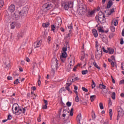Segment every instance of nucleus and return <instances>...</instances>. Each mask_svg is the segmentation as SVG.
I'll list each match as a JSON object with an SVG mask.
<instances>
[{
  "label": "nucleus",
  "mask_w": 124,
  "mask_h": 124,
  "mask_svg": "<svg viewBox=\"0 0 124 124\" xmlns=\"http://www.w3.org/2000/svg\"><path fill=\"white\" fill-rule=\"evenodd\" d=\"M87 10L88 8L86 5H81L78 9V14L80 16H84V15L87 13Z\"/></svg>",
  "instance_id": "nucleus-1"
},
{
  "label": "nucleus",
  "mask_w": 124,
  "mask_h": 124,
  "mask_svg": "<svg viewBox=\"0 0 124 124\" xmlns=\"http://www.w3.org/2000/svg\"><path fill=\"white\" fill-rule=\"evenodd\" d=\"M96 47L97 48V52L95 54V58L97 60H99L101 58V55L102 54V49L101 46L98 45V42H96Z\"/></svg>",
  "instance_id": "nucleus-2"
},
{
  "label": "nucleus",
  "mask_w": 124,
  "mask_h": 124,
  "mask_svg": "<svg viewBox=\"0 0 124 124\" xmlns=\"http://www.w3.org/2000/svg\"><path fill=\"white\" fill-rule=\"evenodd\" d=\"M53 7V5L51 3H46L44 4L42 7V10L43 12H47L48 10H50Z\"/></svg>",
  "instance_id": "nucleus-3"
},
{
  "label": "nucleus",
  "mask_w": 124,
  "mask_h": 124,
  "mask_svg": "<svg viewBox=\"0 0 124 124\" xmlns=\"http://www.w3.org/2000/svg\"><path fill=\"white\" fill-rule=\"evenodd\" d=\"M58 60L56 58H53L51 61V68L53 70L58 69Z\"/></svg>",
  "instance_id": "nucleus-4"
},
{
  "label": "nucleus",
  "mask_w": 124,
  "mask_h": 124,
  "mask_svg": "<svg viewBox=\"0 0 124 124\" xmlns=\"http://www.w3.org/2000/svg\"><path fill=\"white\" fill-rule=\"evenodd\" d=\"M25 112L26 108H19L17 111H14V110H13V114H15L16 116H19V115H20L22 113V114H25Z\"/></svg>",
  "instance_id": "nucleus-5"
},
{
  "label": "nucleus",
  "mask_w": 124,
  "mask_h": 124,
  "mask_svg": "<svg viewBox=\"0 0 124 124\" xmlns=\"http://www.w3.org/2000/svg\"><path fill=\"white\" fill-rule=\"evenodd\" d=\"M17 12L20 17H23L27 15V14L28 13V10H27L26 8H23L21 11L20 12L17 11Z\"/></svg>",
  "instance_id": "nucleus-6"
},
{
  "label": "nucleus",
  "mask_w": 124,
  "mask_h": 124,
  "mask_svg": "<svg viewBox=\"0 0 124 124\" xmlns=\"http://www.w3.org/2000/svg\"><path fill=\"white\" fill-rule=\"evenodd\" d=\"M117 112L118 113V117L120 118L123 117L124 116V109L122 108L121 107H117Z\"/></svg>",
  "instance_id": "nucleus-7"
},
{
  "label": "nucleus",
  "mask_w": 124,
  "mask_h": 124,
  "mask_svg": "<svg viewBox=\"0 0 124 124\" xmlns=\"http://www.w3.org/2000/svg\"><path fill=\"white\" fill-rule=\"evenodd\" d=\"M8 11L11 12V13L15 11V5L14 4H11L8 9Z\"/></svg>",
  "instance_id": "nucleus-8"
},
{
  "label": "nucleus",
  "mask_w": 124,
  "mask_h": 124,
  "mask_svg": "<svg viewBox=\"0 0 124 124\" xmlns=\"http://www.w3.org/2000/svg\"><path fill=\"white\" fill-rule=\"evenodd\" d=\"M42 43V40H40L38 42H36L34 43V46L35 48H38L41 46Z\"/></svg>",
  "instance_id": "nucleus-9"
},
{
  "label": "nucleus",
  "mask_w": 124,
  "mask_h": 124,
  "mask_svg": "<svg viewBox=\"0 0 124 124\" xmlns=\"http://www.w3.org/2000/svg\"><path fill=\"white\" fill-rule=\"evenodd\" d=\"M100 37H101L103 42L106 43L107 42V41H108V40L107 39V37L106 36V35H104L103 34H100Z\"/></svg>",
  "instance_id": "nucleus-10"
},
{
  "label": "nucleus",
  "mask_w": 124,
  "mask_h": 124,
  "mask_svg": "<svg viewBox=\"0 0 124 124\" xmlns=\"http://www.w3.org/2000/svg\"><path fill=\"white\" fill-rule=\"evenodd\" d=\"M54 25L56 28H57L58 31L60 27L62 25V20L56 21Z\"/></svg>",
  "instance_id": "nucleus-11"
},
{
  "label": "nucleus",
  "mask_w": 124,
  "mask_h": 124,
  "mask_svg": "<svg viewBox=\"0 0 124 124\" xmlns=\"http://www.w3.org/2000/svg\"><path fill=\"white\" fill-rule=\"evenodd\" d=\"M98 19L101 24H105V23H106V18H105V16L100 17Z\"/></svg>",
  "instance_id": "nucleus-12"
},
{
  "label": "nucleus",
  "mask_w": 124,
  "mask_h": 124,
  "mask_svg": "<svg viewBox=\"0 0 124 124\" xmlns=\"http://www.w3.org/2000/svg\"><path fill=\"white\" fill-rule=\"evenodd\" d=\"M18 11L16 12L14 15H13V17H14V19H15V20H19V19H20V16L18 15Z\"/></svg>",
  "instance_id": "nucleus-13"
},
{
  "label": "nucleus",
  "mask_w": 124,
  "mask_h": 124,
  "mask_svg": "<svg viewBox=\"0 0 124 124\" xmlns=\"http://www.w3.org/2000/svg\"><path fill=\"white\" fill-rule=\"evenodd\" d=\"M112 5H113V1H112L111 0H110L108 2L107 4V7H106V8L109 9V8H111V6H112Z\"/></svg>",
  "instance_id": "nucleus-14"
},
{
  "label": "nucleus",
  "mask_w": 124,
  "mask_h": 124,
  "mask_svg": "<svg viewBox=\"0 0 124 124\" xmlns=\"http://www.w3.org/2000/svg\"><path fill=\"white\" fill-rule=\"evenodd\" d=\"M93 14H94V11H92L91 12V11L88 10V14L86 15V16L87 17H92Z\"/></svg>",
  "instance_id": "nucleus-15"
},
{
  "label": "nucleus",
  "mask_w": 124,
  "mask_h": 124,
  "mask_svg": "<svg viewBox=\"0 0 124 124\" xmlns=\"http://www.w3.org/2000/svg\"><path fill=\"white\" fill-rule=\"evenodd\" d=\"M92 33H93V36H94L95 38L98 36V33H97V31H96L95 29H94L92 30Z\"/></svg>",
  "instance_id": "nucleus-16"
},
{
  "label": "nucleus",
  "mask_w": 124,
  "mask_h": 124,
  "mask_svg": "<svg viewBox=\"0 0 124 124\" xmlns=\"http://www.w3.org/2000/svg\"><path fill=\"white\" fill-rule=\"evenodd\" d=\"M103 17H105V15L103 14L102 11H100L98 15V18H102Z\"/></svg>",
  "instance_id": "nucleus-17"
},
{
  "label": "nucleus",
  "mask_w": 124,
  "mask_h": 124,
  "mask_svg": "<svg viewBox=\"0 0 124 124\" xmlns=\"http://www.w3.org/2000/svg\"><path fill=\"white\" fill-rule=\"evenodd\" d=\"M82 120V114L79 113L77 117V121L80 124V121Z\"/></svg>",
  "instance_id": "nucleus-18"
},
{
  "label": "nucleus",
  "mask_w": 124,
  "mask_h": 124,
  "mask_svg": "<svg viewBox=\"0 0 124 124\" xmlns=\"http://www.w3.org/2000/svg\"><path fill=\"white\" fill-rule=\"evenodd\" d=\"M72 84L71 83L69 82L66 83V86L65 87V89L67 90V91H68V92H70V89L69 88V87H70V85Z\"/></svg>",
  "instance_id": "nucleus-19"
},
{
  "label": "nucleus",
  "mask_w": 124,
  "mask_h": 124,
  "mask_svg": "<svg viewBox=\"0 0 124 124\" xmlns=\"http://www.w3.org/2000/svg\"><path fill=\"white\" fill-rule=\"evenodd\" d=\"M13 108H15V112H17L18 111V105L17 104L15 103L13 105L12 110H13Z\"/></svg>",
  "instance_id": "nucleus-20"
},
{
  "label": "nucleus",
  "mask_w": 124,
  "mask_h": 124,
  "mask_svg": "<svg viewBox=\"0 0 124 124\" xmlns=\"http://www.w3.org/2000/svg\"><path fill=\"white\" fill-rule=\"evenodd\" d=\"M108 51L109 54H110V55H113V54H114V48L108 47Z\"/></svg>",
  "instance_id": "nucleus-21"
},
{
  "label": "nucleus",
  "mask_w": 124,
  "mask_h": 124,
  "mask_svg": "<svg viewBox=\"0 0 124 124\" xmlns=\"http://www.w3.org/2000/svg\"><path fill=\"white\" fill-rule=\"evenodd\" d=\"M4 64L6 65V67H9L10 66V61L8 60H6L4 62Z\"/></svg>",
  "instance_id": "nucleus-22"
},
{
  "label": "nucleus",
  "mask_w": 124,
  "mask_h": 124,
  "mask_svg": "<svg viewBox=\"0 0 124 124\" xmlns=\"http://www.w3.org/2000/svg\"><path fill=\"white\" fill-rule=\"evenodd\" d=\"M64 46L67 49H68L69 51L70 50V46H69V43H68V42H65Z\"/></svg>",
  "instance_id": "nucleus-23"
},
{
  "label": "nucleus",
  "mask_w": 124,
  "mask_h": 124,
  "mask_svg": "<svg viewBox=\"0 0 124 124\" xmlns=\"http://www.w3.org/2000/svg\"><path fill=\"white\" fill-rule=\"evenodd\" d=\"M49 26H50V23L49 22H47L46 23H43L42 24L43 28H48Z\"/></svg>",
  "instance_id": "nucleus-24"
},
{
  "label": "nucleus",
  "mask_w": 124,
  "mask_h": 124,
  "mask_svg": "<svg viewBox=\"0 0 124 124\" xmlns=\"http://www.w3.org/2000/svg\"><path fill=\"white\" fill-rule=\"evenodd\" d=\"M15 27H16V22H13L11 24V29H12V30H13L14 29H15Z\"/></svg>",
  "instance_id": "nucleus-25"
},
{
  "label": "nucleus",
  "mask_w": 124,
  "mask_h": 124,
  "mask_svg": "<svg viewBox=\"0 0 124 124\" xmlns=\"http://www.w3.org/2000/svg\"><path fill=\"white\" fill-rule=\"evenodd\" d=\"M114 12H115V8H112L111 10H110V13H108L107 14L108 16H109V15H111V14H112V13H114Z\"/></svg>",
  "instance_id": "nucleus-26"
},
{
  "label": "nucleus",
  "mask_w": 124,
  "mask_h": 124,
  "mask_svg": "<svg viewBox=\"0 0 124 124\" xmlns=\"http://www.w3.org/2000/svg\"><path fill=\"white\" fill-rule=\"evenodd\" d=\"M109 114L110 117V120H112V116H113V112L112 111V109H109Z\"/></svg>",
  "instance_id": "nucleus-27"
},
{
  "label": "nucleus",
  "mask_w": 124,
  "mask_h": 124,
  "mask_svg": "<svg viewBox=\"0 0 124 124\" xmlns=\"http://www.w3.org/2000/svg\"><path fill=\"white\" fill-rule=\"evenodd\" d=\"M102 84H99V89H106V86L103 85V83H102Z\"/></svg>",
  "instance_id": "nucleus-28"
},
{
  "label": "nucleus",
  "mask_w": 124,
  "mask_h": 124,
  "mask_svg": "<svg viewBox=\"0 0 124 124\" xmlns=\"http://www.w3.org/2000/svg\"><path fill=\"white\" fill-rule=\"evenodd\" d=\"M93 65H94V66L95 67H96V68H97V69L100 70V67H99V65H97V64L96 63V62H93Z\"/></svg>",
  "instance_id": "nucleus-29"
},
{
  "label": "nucleus",
  "mask_w": 124,
  "mask_h": 124,
  "mask_svg": "<svg viewBox=\"0 0 124 124\" xmlns=\"http://www.w3.org/2000/svg\"><path fill=\"white\" fill-rule=\"evenodd\" d=\"M95 97H96V96L95 95H92L90 96V99L92 102H93L94 100Z\"/></svg>",
  "instance_id": "nucleus-30"
},
{
  "label": "nucleus",
  "mask_w": 124,
  "mask_h": 124,
  "mask_svg": "<svg viewBox=\"0 0 124 124\" xmlns=\"http://www.w3.org/2000/svg\"><path fill=\"white\" fill-rule=\"evenodd\" d=\"M68 5L70 8H72L73 7V1H70L68 2Z\"/></svg>",
  "instance_id": "nucleus-31"
},
{
  "label": "nucleus",
  "mask_w": 124,
  "mask_h": 124,
  "mask_svg": "<svg viewBox=\"0 0 124 124\" xmlns=\"http://www.w3.org/2000/svg\"><path fill=\"white\" fill-rule=\"evenodd\" d=\"M60 57H62V58H66V57H67V53H66V52H62Z\"/></svg>",
  "instance_id": "nucleus-32"
},
{
  "label": "nucleus",
  "mask_w": 124,
  "mask_h": 124,
  "mask_svg": "<svg viewBox=\"0 0 124 124\" xmlns=\"http://www.w3.org/2000/svg\"><path fill=\"white\" fill-rule=\"evenodd\" d=\"M97 30H98V31H99V32H104V30H103L102 29L101 27H98L97 28Z\"/></svg>",
  "instance_id": "nucleus-33"
},
{
  "label": "nucleus",
  "mask_w": 124,
  "mask_h": 124,
  "mask_svg": "<svg viewBox=\"0 0 124 124\" xmlns=\"http://www.w3.org/2000/svg\"><path fill=\"white\" fill-rule=\"evenodd\" d=\"M4 5V2L3 0H0V8H1V7H3V6Z\"/></svg>",
  "instance_id": "nucleus-34"
},
{
  "label": "nucleus",
  "mask_w": 124,
  "mask_h": 124,
  "mask_svg": "<svg viewBox=\"0 0 124 124\" xmlns=\"http://www.w3.org/2000/svg\"><path fill=\"white\" fill-rule=\"evenodd\" d=\"M66 57H62V56H60V60L62 62H65Z\"/></svg>",
  "instance_id": "nucleus-35"
},
{
  "label": "nucleus",
  "mask_w": 124,
  "mask_h": 124,
  "mask_svg": "<svg viewBox=\"0 0 124 124\" xmlns=\"http://www.w3.org/2000/svg\"><path fill=\"white\" fill-rule=\"evenodd\" d=\"M111 98H112V99H113V100L116 99V93H115V92H113V93H112Z\"/></svg>",
  "instance_id": "nucleus-36"
},
{
  "label": "nucleus",
  "mask_w": 124,
  "mask_h": 124,
  "mask_svg": "<svg viewBox=\"0 0 124 124\" xmlns=\"http://www.w3.org/2000/svg\"><path fill=\"white\" fill-rule=\"evenodd\" d=\"M110 31H112L113 32H114V31H116V28H115V27L113 25H111L110 26Z\"/></svg>",
  "instance_id": "nucleus-37"
},
{
  "label": "nucleus",
  "mask_w": 124,
  "mask_h": 124,
  "mask_svg": "<svg viewBox=\"0 0 124 124\" xmlns=\"http://www.w3.org/2000/svg\"><path fill=\"white\" fill-rule=\"evenodd\" d=\"M55 30H57V27H56V26H55V24H53L51 26V31H55Z\"/></svg>",
  "instance_id": "nucleus-38"
},
{
  "label": "nucleus",
  "mask_w": 124,
  "mask_h": 124,
  "mask_svg": "<svg viewBox=\"0 0 124 124\" xmlns=\"http://www.w3.org/2000/svg\"><path fill=\"white\" fill-rule=\"evenodd\" d=\"M92 89H94L95 88V83L93 81V80H92Z\"/></svg>",
  "instance_id": "nucleus-39"
},
{
  "label": "nucleus",
  "mask_w": 124,
  "mask_h": 124,
  "mask_svg": "<svg viewBox=\"0 0 124 124\" xmlns=\"http://www.w3.org/2000/svg\"><path fill=\"white\" fill-rule=\"evenodd\" d=\"M88 72V70H83L81 71L82 75H86V74H87Z\"/></svg>",
  "instance_id": "nucleus-40"
},
{
  "label": "nucleus",
  "mask_w": 124,
  "mask_h": 124,
  "mask_svg": "<svg viewBox=\"0 0 124 124\" xmlns=\"http://www.w3.org/2000/svg\"><path fill=\"white\" fill-rule=\"evenodd\" d=\"M99 107H100V108L101 110H103V109H104V107H103V103H99Z\"/></svg>",
  "instance_id": "nucleus-41"
},
{
  "label": "nucleus",
  "mask_w": 124,
  "mask_h": 124,
  "mask_svg": "<svg viewBox=\"0 0 124 124\" xmlns=\"http://www.w3.org/2000/svg\"><path fill=\"white\" fill-rule=\"evenodd\" d=\"M69 8V5L68 4H65L64 5V9L65 10H68Z\"/></svg>",
  "instance_id": "nucleus-42"
},
{
  "label": "nucleus",
  "mask_w": 124,
  "mask_h": 124,
  "mask_svg": "<svg viewBox=\"0 0 124 124\" xmlns=\"http://www.w3.org/2000/svg\"><path fill=\"white\" fill-rule=\"evenodd\" d=\"M16 27L19 29L21 27V24L19 23L16 22Z\"/></svg>",
  "instance_id": "nucleus-43"
},
{
  "label": "nucleus",
  "mask_w": 124,
  "mask_h": 124,
  "mask_svg": "<svg viewBox=\"0 0 124 124\" xmlns=\"http://www.w3.org/2000/svg\"><path fill=\"white\" fill-rule=\"evenodd\" d=\"M15 85H18L19 84V79L17 78L14 82Z\"/></svg>",
  "instance_id": "nucleus-44"
},
{
  "label": "nucleus",
  "mask_w": 124,
  "mask_h": 124,
  "mask_svg": "<svg viewBox=\"0 0 124 124\" xmlns=\"http://www.w3.org/2000/svg\"><path fill=\"white\" fill-rule=\"evenodd\" d=\"M108 105L109 106H112V100L111 98L108 99Z\"/></svg>",
  "instance_id": "nucleus-45"
},
{
  "label": "nucleus",
  "mask_w": 124,
  "mask_h": 124,
  "mask_svg": "<svg viewBox=\"0 0 124 124\" xmlns=\"http://www.w3.org/2000/svg\"><path fill=\"white\" fill-rule=\"evenodd\" d=\"M82 91H83V92H88V89L84 87H82Z\"/></svg>",
  "instance_id": "nucleus-46"
},
{
  "label": "nucleus",
  "mask_w": 124,
  "mask_h": 124,
  "mask_svg": "<svg viewBox=\"0 0 124 124\" xmlns=\"http://www.w3.org/2000/svg\"><path fill=\"white\" fill-rule=\"evenodd\" d=\"M51 40H52V38H51V37L48 36L47 37V42H48V43H50L51 42Z\"/></svg>",
  "instance_id": "nucleus-47"
},
{
  "label": "nucleus",
  "mask_w": 124,
  "mask_h": 124,
  "mask_svg": "<svg viewBox=\"0 0 124 124\" xmlns=\"http://www.w3.org/2000/svg\"><path fill=\"white\" fill-rule=\"evenodd\" d=\"M75 100L76 102H79V97L78 96V95H76Z\"/></svg>",
  "instance_id": "nucleus-48"
},
{
  "label": "nucleus",
  "mask_w": 124,
  "mask_h": 124,
  "mask_svg": "<svg viewBox=\"0 0 124 124\" xmlns=\"http://www.w3.org/2000/svg\"><path fill=\"white\" fill-rule=\"evenodd\" d=\"M68 29L71 30H72L73 29V26L72 25V23H71L70 26H68Z\"/></svg>",
  "instance_id": "nucleus-49"
},
{
  "label": "nucleus",
  "mask_w": 124,
  "mask_h": 124,
  "mask_svg": "<svg viewBox=\"0 0 124 124\" xmlns=\"http://www.w3.org/2000/svg\"><path fill=\"white\" fill-rule=\"evenodd\" d=\"M118 22H119L118 20H115L114 22V26H117L118 24Z\"/></svg>",
  "instance_id": "nucleus-50"
},
{
  "label": "nucleus",
  "mask_w": 124,
  "mask_h": 124,
  "mask_svg": "<svg viewBox=\"0 0 124 124\" xmlns=\"http://www.w3.org/2000/svg\"><path fill=\"white\" fill-rule=\"evenodd\" d=\"M66 105L68 106V107H70V106H71V102H67L66 103Z\"/></svg>",
  "instance_id": "nucleus-51"
},
{
  "label": "nucleus",
  "mask_w": 124,
  "mask_h": 124,
  "mask_svg": "<svg viewBox=\"0 0 124 124\" xmlns=\"http://www.w3.org/2000/svg\"><path fill=\"white\" fill-rule=\"evenodd\" d=\"M67 82L68 83H69V82H70V83H72L73 82V81H72V78H68Z\"/></svg>",
  "instance_id": "nucleus-52"
},
{
  "label": "nucleus",
  "mask_w": 124,
  "mask_h": 124,
  "mask_svg": "<svg viewBox=\"0 0 124 124\" xmlns=\"http://www.w3.org/2000/svg\"><path fill=\"white\" fill-rule=\"evenodd\" d=\"M124 39L123 38L120 39V44L121 45H123V44H124Z\"/></svg>",
  "instance_id": "nucleus-53"
},
{
  "label": "nucleus",
  "mask_w": 124,
  "mask_h": 124,
  "mask_svg": "<svg viewBox=\"0 0 124 124\" xmlns=\"http://www.w3.org/2000/svg\"><path fill=\"white\" fill-rule=\"evenodd\" d=\"M102 49H103V52H104V53H108V50H107L105 49L104 47H103Z\"/></svg>",
  "instance_id": "nucleus-54"
},
{
  "label": "nucleus",
  "mask_w": 124,
  "mask_h": 124,
  "mask_svg": "<svg viewBox=\"0 0 124 124\" xmlns=\"http://www.w3.org/2000/svg\"><path fill=\"white\" fill-rule=\"evenodd\" d=\"M62 50L63 52H66V51H67V49L65 47H63Z\"/></svg>",
  "instance_id": "nucleus-55"
},
{
  "label": "nucleus",
  "mask_w": 124,
  "mask_h": 124,
  "mask_svg": "<svg viewBox=\"0 0 124 124\" xmlns=\"http://www.w3.org/2000/svg\"><path fill=\"white\" fill-rule=\"evenodd\" d=\"M69 37H70V33H69L68 34H67V35L65 37V39H67V38H69Z\"/></svg>",
  "instance_id": "nucleus-56"
},
{
  "label": "nucleus",
  "mask_w": 124,
  "mask_h": 124,
  "mask_svg": "<svg viewBox=\"0 0 124 124\" xmlns=\"http://www.w3.org/2000/svg\"><path fill=\"white\" fill-rule=\"evenodd\" d=\"M12 119V116L10 114H9L8 116V119L7 120H11Z\"/></svg>",
  "instance_id": "nucleus-57"
},
{
  "label": "nucleus",
  "mask_w": 124,
  "mask_h": 124,
  "mask_svg": "<svg viewBox=\"0 0 124 124\" xmlns=\"http://www.w3.org/2000/svg\"><path fill=\"white\" fill-rule=\"evenodd\" d=\"M38 85L39 87H40V85H41V81H40V79H38Z\"/></svg>",
  "instance_id": "nucleus-58"
},
{
  "label": "nucleus",
  "mask_w": 124,
  "mask_h": 124,
  "mask_svg": "<svg viewBox=\"0 0 124 124\" xmlns=\"http://www.w3.org/2000/svg\"><path fill=\"white\" fill-rule=\"evenodd\" d=\"M47 105H45L42 107V109H47Z\"/></svg>",
  "instance_id": "nucleus-59"
},
{
  "label": "nucleus",
  "mask_w": 124,
  "mask_h": 124,
  "mask_svg": "<svg viewBox=\"0 0 124 124\" xmlns=\"http://www.w3.org/2000/svg\"><path fill=\"white\" fill-rule=\"evenodd\" d=\"M26 61L27 62H31V60H30V58L28 57L26 58Z\"/></svg>",
  "instance_id": "nucleus-60"
},
{
  "label": "nucleus",
  "mask_w": 124,
  "mask_h": 124,
  "mask_svg": "<svg viewBox=\"0 0 124 124\" xmlns=\"http://www.w3.org/2000/svg\"><path fill=\"white\" fill-rule=\"evenodd\" d=\"M110 58H111V60H112V61H115V56L112 55L111 56Z\"/></svg>",
  "instance_id": "nucleus-61"
},
{
  "label": "nucleus",
  "mask_w": 124,
  "mask_h": 124,
  "mask_svg": "<svg viewBox=\"0 0 124 124\" xmlns=\"http://www.w3.org/2000/svg\"><path fill=\"white\" fill-rule=\"evenodd\" d=\"M31 89L33 91H35L36 90V87H35V86H32L31 88Z\"/></svg>",
  "instance_id": "nucleus-62"
},
{
  "label": "nucleus",
  "mask_w": 124,
  "mask_h": 124,
  "mask_svg": "<svg viewBox=\"0 0 124 124\" xmlns=\"http://www.w3.org/2000/svg\"><path fill=\"white\" fill-rule=\"evenodd\" d=\"M7 79L8 80H12L13 79L12 77L8 76Z\"/></svg>",
  "instance_id": "nucleus-63"
},
{
  "label": "nucleus",
  "mask_w": 124,
  "mask_h": 124,
  "mask_svg": "<svg viewBox=\"0 0 124 124\" xmlns=\"http://www.w3.org/2000/svg\"><path fill=\"white\" fill-rule=\"evenodd\" d=\"M122 36H124V29H123L122 32Z\"/></svg>",
  "instance_id": "nucleus-64"
}]
</instances>
